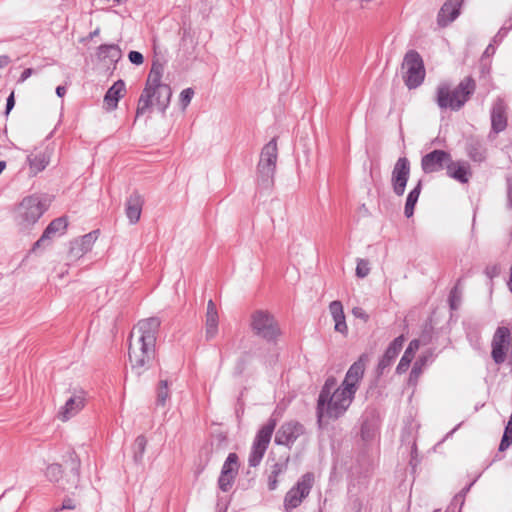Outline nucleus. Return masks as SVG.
Instances as JSON below:
<instances>
[{
  "label": "nucleus",
  "instance_id": "obj_1",
  "mask_svg": "<svg viewBox=\"0 0 512 512\" xmlns=\"http://www.w3.org/2000/svg\"><path fill=\"white\" fill-rule=\"evenodd\" d=\"M368 360V355L362 354L350 366L340 386H337L335 377H329L325 381L317 402V416L320 424L337 419L347 411L364 376Z\"/></svg>",
  "mask_w": 512,
  "mask_h": 512
},
{
  "label": "nucleus",
  "instance_id": "obj_2",
  "mask_svg": "<svg viewBox=\"0 0 512 512\" xmlns=\"http://www.w3.org/2000/svg\"><path fill=\"white\" fill-rule=\"evenodd\" d=\"M160 322L157 318L141 320L134 326L129 338L128 357L132 369L142 374L155 357L156 336Z\"/></svg>",
  "mask_w": 512,
  "mask_h": 512
},
{
  "label": "nucleus",
  "instance_id": "obj_3",
  "mask_svg": "<svg viewBox=\"0 0 512 512\" xmlns=\"http://www.w3.org/2000/svg\"><path fill=\"white\" fill-rule=\"evenodd\" d=\"M163 72L161 64L153 63L138 100L137 116L146 113L152 107H156L160 112H165L168 107L172 90L168 84L162 82Z\"/></svg>",
  "mask_w": 512,
  "mask_h": 512
},
{
  "label": "nucleus",
  "instance_id": "obj_4",
  "mask_svg": "<svg viewBox=\"0 0 512 512\" xmlns=\"http://www.w3.org/2000/svg\"><path fill=\"white\" fill-rule=\"evenodd\" d=\"M475 87V81L471 77L464 78L454 89L447 83H441L436 89V103L441 109L458 111L474 93Z\"/></svg>",
  "mask_w": 512,
  "mask_h": 512
},
{
  "label": "nucleus",
  "instance_id": "obj_5",
  "mask_svg": "<svg viewBox=\"0 0 512 512\" xmlns=\"http://www.w3.org/2000/svg\"><path fill=\"white\" fill-rule=\"evenodd\" d=\"M45 211L46 205L40 196H27L15 208V223L22 231L30 230Z\"/></svg>",
  "mask_w": 512,
  "mask_h": 512
},
{
  "label": "nucleus",
  "instance_id": "obj_6",
  "mask_svg": "<svg viewBox=\"0 0 512 512\" xmlns=\"http://www.w3.org/2000/svg\"><path fill=\"white\" fill-rule=\"evenodd\" d=\"M250 326L255 335L266 341H275L281 335L274 316L265 310H257L251 314Z\"/></svg>",
  "mask_w": 512,
  "mask_h": 512
},
{
  "label": "nucleus",
  "instance_id": "obj_7",
  "mask_svg": "<svg viewBox=\"0 0 512 512\" xmlns=\"http://www.w3.org/2000/svg\"><path fill=\"white\" fill-rule=\"evenodd\" d=\"M276 427V420L269 419L257 432L250 453L248 463L251 467H256L260 464L268 445L271 441L272 434Z\"/></svg>",
  "mask_w": 512,
  "mask_h": 512
},
{
  "label": "nucleus",
  "instance_id": "obj_8",
  "mask_svg": "<svg viewBox=\"0 0 512 512\" xmlns=\"http://www.w3.org/2000/svg\"><path fill=\"white\" fill-rule=\"evenodd\" d=\"M404 72V81L409 89L417 88L421 85L425 77V69L420 55L415 51H409L402 65Z\"/></svg>",
  "mask_w": 512,
  "mask_h": 512
},
{
  "label": "nucleus",
  "instance_id": "obj_9",
  "mask_svg": "<svg viewBox=\"0 0 512 512\" xmlns=\"http://www.w3.org/2000/svg\"><path fill=\"white\" fill-rule=\"evenodd\" d=\"M315 482L314 474L305 473L296 484L290 488L284 498V506L288 509L298 508L304 499L309 495Z\"/></svg>",
  "mask_w": 512,
  "mask_h": 512
},
{
  "label": "nucleus",
  "instance_id": "obj_10",
  "mask_svg": "<svg viewBox=\"0 0 512 512\" xmlns=\"http://www.w3.org/2000/svg\"><path fill=\"white\" fill-rule=\"evenodd\" d=\"M278 148L276 139L270 140L262 149L258 163V174L262 182H270L274 176Z\"/></svg>",
  "mask_w": 512,
  "mask_h": 512
},
{
  "label": "nucleus",
  "instance_id": "obj_11",
  "mask_svg": "<svg viewBox=\"0 0 512 512\" xmlns=\"http://www.w3.org/2000/svg\"><path fill=\"white\" fill-rule=\"evenodd\" d=\"M239 457L236 453H230L224 461L217 485L222 492H229L235 482L239 471Z\"/></svg>",
  "mask_w": 512,
  "mask_h": 512
},
{
  "label": "nucleus",
  "instance_id": "obj_12",
  "mask_svg": "<svg viewBox=\"0 0 512 512\" xmlns=\"http://www.w3.org/2000/svg\"><path fill=\"white\" fill-rule=\"evenodd\" d=\"M511 332L507 327H498L491 342V357L496 364H502L506 359Z\"/></svg>",
  "mask_w": 512,
  "mask_h": 512
},
{
  "label": "nucleus",
  "instance_id": "obj_13",
  "mask_svg": "<svg viewBox=\"0 0 512 512\" xmlns=\"http://www.w3.org/2000/svg\"><path fill=\"white\" fill-rule=\"evenodd\" d=\"M410 175V163L406 157L399 158L393 168L391 182L396 195L402 196Z\"/></svg>",
  "mask_w": 512,
  "mask_h": 512
},
{
  "label": "nucleus",
  "instance_id": "obj_14",
  "mask_svg": "<svg viewBox=\"0 0 512 512\" xmlns=\"http://www.w3.org/2000/svg\"><path fill=\"white\" fill-rule=\"evenodd\" d=\"M450 153L444 150H434L422 157L421 167L425 173H434L446 169L450 160Z\"/></svg>",
  "mask_w": 512,
  "mask_h": 512
},
{
  "label": "nucleus",
  "instance_id": "obj_15",
  "mask_svg": "<svg viewBox=\"0 0 512 512\" xmlns=\"http://www.w3.org/2000/svg\"><path fill=\"white\" fill-rule=\"evenodd\" d=\"M304 432L305 429L302 424L295 421L286 422L278 429L275 442L278 445L290 446L303 435Z\"/></svg>",
  "mask_w": 512,
  "mask_h": 512
},
{
  "label": "nucleus",
  "instance_id": "obj_16",
  "mask_svg": "<svg viewBox=\"0 0 512 512\" xmlns=\"http://www.w3.org/2000/svg\"><path fill=\"white\" fill-rule=\"evenodd\" d=\"M86 394L83 391L74 392L58 412V418L67 421L77 415L85 406Z\"/></svg>",
  "mask_w": 512,
  "mask_h": 512
},
{
  "label": "nucleus",
  "instance_id": "obj_17",
  "mask_svg": "<svg viewBox=\"0 0 512 512\" xmlns=\"http://www.w3.org/2000/svg\"><path fill=\"white\" fill-rule=\"evenodd\" d=\"M97 239V232H91L71 242L69 256L72 260H78L88 253Z\"/></svg>",
  "mask_w": 512,
  "mask_h": 512
},
{
  "label": "nucleus",
  "instance_id": "obj_18",
  "mask_svg": "<svg viewBox=\"0 0 512 512\" xmlns=\"http://www.w3.org/2000/svg\"><path fill=\"white\" fill-rule=\"evenodd\" d=\"M51 150L48 147L43 149H35L27 156V162L29 164L30 173L37 175L43 171L50 162Z\"/></svg>",
  "mask_w": 512,
  "mask_h": 512
},
{
  "label": "nucleus",
  "instance_id": "obj_19",
  "mask_svg": "<svg viewBox=\"0 0 512 512\" xmlns=\"http://www.w3.org/2000/svg\"><path fill=\"white\" fill-rule=\"evenodd\" d=\"M405 342V338L403 335L398 336L395 338L387 347L384 355L379 360L377 365V372L378 374H383L384 370L388 368L395 358L398 356L399 352L403 348V344Z\"/></svg>",
  "mask_w": 512,
  "mask_h": 512
},
{
  "label": "nucleus",
  "instance_id": "obj_20",
  "mask_svg": "<svg viewBox=\"0 0 512 512\" xmlns=\"http://www.w3.org/2000/svg\"><path fill=\"white\" fill-rule=\"evenodd\" d=\"M67 226H68L67 220L63 217L53 220L46 227L41 238L35 242V244L33 246V250L44 246L48 240H51L56 236H60V235L64 234L67 229Z\"/></svg>",
  "mask_w": 512,
  "mask_h": 512
},
{
  "label": "nucleus",
  "instance_id": "obj_21",
  "mask_svg": "<svg viewBox=\"0 0 512 512\" xmlns=\"http://www.w3.org/2000/svg\"><path fill=\"white\" fill-rule=\"evenodd\" d=\"M446 173L450 178L462 184L468 183L469 179L472 176V171L469 163L461 160L453 161L451 159L446 168Z\"/></svg>",
  "mask_w": 512,
  "mask_h": 512
},
{
  "label": "nucleus",
  "instance_id": "obj_22",
  "mask_svg": "<svg viewBox=\"0 0 512 512\" xmlns=\"http://www.w3.org/2000/svg\"><path fill=\"white\" fill-rule=\"evenodd\" d=\"M506 109L507 107L501 99H498L493 104L491 111V126L492 131L496 134L504 131L507 127Z\"/></svg>",
  "mask_w": 512,
  "mask_h": 512
},
{
  "label": "nucleus",
  "instance_id": "obj_23",
  "mask_svg": "<svg viewBox=\"0 0 512 512\" xmlns=\"http://www.w3.org/2000/svg\"><path fill=\"white\" fill-rule=\"evenodd\" d=\"M219 316L215 303L209 300L205 317V336L213 339L218 334Z\"/></svg>",
  "mask_w": 512,
  "mask_h": 512
},
{
  "label": "nucleus",
  "instance_id": "obj_24",
  "mask_svg": "<svg viewBox=\"0 0 512 512\" xmlns=\"http://www.w3.org/2000/svg\"><path fill=\"white\" fill-rule=\"evenodd\" d=\"M463 0H448L441 8L438 14V23L446 26L452 22L458 15Z\"/></svg>",
  "mask_w": 512,
  "mask_h": 512
},
{
  "label": "nucleus",
  "instance_id": "obj_25",
  "mask_svg": "<svg viewBox=\"0 0 512 512\" xmlns=\"http://www.w3.org/2000/svg\"><path fill=\"white\" fill-rule=\"evenodd\" d=\"M143 203L142 196L137 192L132 193L127 199L125 211L131 224H135L139 221Z\"/></svg>",
  "mask_w": 512,
  "mask_h": 512
},
{
  "label": "nucleus",
  "instance_id": "obj_26",
  "mask_svg": "<svg viewBox=\"0 0 512 512\" xmlns=\"http://www.w3.org/2000/svg\"><path fill=\"white\" fill-rule=\"evenodd\" d=\"M125 83L122 80L116 81L106 92L104 103L107 110L112 111L117 108L118 101L124 96Z\"/></svg>",
  "mask_w": 512,
  "mask_h": 512
},
{
  "label": "nucleus",
  "instance_id": "obj_27",
  "mask_svg": "<svg viewBox=\"0 0 512 512\" xmlns=\"http://www.w3.org/2000/svg\"><path fill=\"white\" fill-rule=\"evenodd\" d=\"M330 314L335 322L334 329L335 331L346 335L348 332V327L345 321V314L343 310V305L340 301H332L329 305Z\"/></svg>",
  "mask_w": 512,
  "mask_h": 512
},
{
  "label": "nucleus",
  "instance_id": "obj_28",
  "mask_svg": "<svg viewBox=\"0 0 512 512\" xmlns=\"http://www.w3.org/2000/svg\"><path fill=\"white\" fill-rule=\"evenodd\" d=\"M419 347H420V341L418 339H414L409 343L408 347L404 351V354L402 355V357L396 367V372L398 374H403L408 370Z\"/></svg>",
  "mask_w": 512,
  "mask_h": 512
},
{
  "label": "nucleus",
  "instance_id": "obj_29",
  "mask_svg": "<svg viewBox=\"0 0 512 512\" xmlns=\"http://www.w3.org/2000/svg\"><path fill=\"white\" fill-rule=\"evenodd\" d=\"M420 192H421V182H418L416 187L412 191H410V193L407 196L405 209H404V213H405L406 217L409 218L413 215L414 207L418 201Z\"/></svg>",
  "mask_w": 512,
  "mask_h": 512
},
{
  "label": "nucleus",
  "instance_id": "obj_30",
  "mask_svg": "<svg viewBox=\"0 0 512 512\" xmlns=\"http://www.w3.org/2000/svg\"><path fill=\"white\" fill-rule=\"evenodd\" d=\"M426 363L425 357H420L413 365L409 375V383L415 385L423 371Z\"/></svg>",
  "mask_w": 512,
  "mask_h": 512
},
{
  "label": "nucleus",
  "instance_id": "obj_31",
  "mask_svg": "<svg viewBox=\"0 0 512 512\" xmlns=\"http://www.w3.org/2000/svg\"><path fill=\"white\" fill-rule=\"evenodd\" d=\"M147 446V439L144 435H139L135 441H134V447H135V459L141 460L143 458V455L145 453Z\"/></svg>",
  "mask_w": 512,
  "mask_h": 512
},
{
  "label": "nucleus",
  "instance_id": "obj_32",
  "mask_svg": "<svg viewBox=\"0 0 512 512\" xmlns=\"http://www.w3.org/2000/svg\"><path fill=\"white\" fill-rule=\"evenodd\" d=\"M62 467L59 464H51L47 467L45 475L51 482H57L62 476Z\"/></svg>",
  "mask_w": 512,
  "mask_h": 512
},
{
  "label": "nucleus",
  "instance_id": "obj_33",
  "mask_svg": "<svg viewBox=\"0 0 512 512\" xmlns=\"http://www.w3.org/2000/svg\"><path fill=\"white\" fill-rule=\"evenodd\" d=\"M512 444V420L508 421L502 440L499 445L500 451H505Z\"/></svg>",
  "mask_w": 512,
  "mask_h": 512
},
{
  "label": "nucleus",
  "instance_id": "obj_34",
  "mask_svg": "<svg viewBox=\"0 0 512 512\" xmlns=\"http://www.w3.org/2000/svg\"><path fill=\"white\" fill-rule=\"evenodd\" d=\"M169 398L168 383L166 380H162L159 383L157 390V403L164 406L167 399Z\"/></svg>",
  "mask_w": 512,
  "mask_h": 512
},
{
  "label": "nucleus",
  "instance_id": "obj_35",
  "mask_svg": "<svg viewBox=\"0 0 512 512\" xmlns=\"http://www.w3.org/2000/svg\"><path fill=\"white\" fill-rule=\"evenodd\" d=\"M370 273L369 262L365 259H358L356 266V275L359 278H365Z\"/></svg>",
  "mask_w": 512,
  "mask_h": 512
},
{
  "label": "nucleus",
  "instance_id": "obj_36",
  "mask_svg": "<svg viewBox=\"0 0 512 512\" xmlns=\"http://www.w3.org/2000/svg\"><path fill=\"white\" fill-rule=\"evenodd\" d=\"M500 271V265L498 263H493L486 266L484 273L488 278L493 279L500 274Z\"/></svg>",
  "mask_w": 512,
  "mask_h": 512
},
{
  "label": "nucleus",
  "instance_id": "obj_37",
  "mask_svg": "<svg viewBox=\"0 0 512 512\" xmlns=\"http://www.w3.org/2000/svg\"><path fill=\"white\" fill-rule=\"evenodd\" d=\"M193 95H194V91L191 88L184 89L180 93V102H181L183 108H186L189 105Z\"/></svg>",
  "mask_w": 512,
  "mask_h": 512
},
{
  "label": "nucleus",
  "instance_id": "obj_38",
  "mask_svg": "<svg viewBox=\"0 0 512 512\" xmlns=\"http://www.w3.org/2000/svg\"><path fill=\"white\" fill-rule=\"evenodd\" d=\"M468 155L473 161L476 162H480L485 158L484 152L476 147H471L468 150Z\"/></svg>",
  "mask_w": 512,
  "mask_h": 512
},
{
  "label": "nucleus",
  "instance_id": "obj_39",
  "mask_svg": "<svg viewBox=\"0 0 512 512\" xmlns=\"http://www.w3.org/2000/svg\"><path fill=\"white\" fill-rule=\"evenodd\" d=\"M128 58L131 63L136 65H141L144 61L143 55L138 51H131L128 55Z\"/></svg>",
  "mask_w": 512,
  "mask_h": 512
},
{
  "label": "nucleus",
  "instance_id": "obj_40",
  "mask_svg": "<svg viewBox=\"0 0 512 512\" xmlns=\"http://www.w3.org/2000/svg\"><path fill=\"white\" fill-rule=\"evenodd\" d=\"M286 470V464L285 463H276L273 467H272V471H271V474L272 476H274V478H278L282 473H284Z\"/></svg>",
  "mask_w": 512,
  "mask_h": 512
},
{
  "label": "nucleus",
  "instance_id": "obj_41",
  "mask_svg": "<svg viewBox=\"0 0 512 512\" xmlns=\"http://www.w3.org/2000/svg\"><path fill=\"white\" fill-rule=\"evenodd\" d=\"M77 508H78L77 503L72 498L64 499L62 502V507H61L62 510H74Z\"/></svg>",
  "mask_w": 512,
  "mask_h": 512
},
{
  "label": "nucleus",
  "instance_id": "obj_42",
  "mask_svg": "<svg viewBox=\"0 0 512 512\" xmlns=\"http://www.w3.org/2000/svg\"><path fill=\"white\" fill-rule=\"evenodd\" d=\"M352 314L356 317V318H361L363 319L364 321H367L368 319V315L366 314V312L360 308V307H354L352 309Z\"/></svg>",
  "mask_w": 512,
  "mask_h": 512
},
{
  "label": "nucleus",
  "instance_id": "obj_43",
  "mask_svg": "<svg viewBox=\"0 0 512 512\" xmlns=\"http://www.w3.org/2000/svg\"><path fill=\"white\" fill-rule=\"evenodd\" d=\"M278 485V478H274V476L270 475L268 479V488L270 490H275Z\"/></svg>",
  "mask_w": 512,
  "mask_h": 512
},
{
  "label": "nucleus",
  "instance_id": "obj_44",
  "mask_svg": "<svg viewBox=\"0 0 512 512\" xmlns=\"http://www.w3.org/2000/svg\"><path fill=\"white\" fill-rule=\"evenodd\" d=\"M15 100H14V94L11 93L10 96L7 99L6 103V112L9 113L10 110L14 107Z\"/></svg>",
  "mask_w": 512,
  "mask_h": 512
},
{
  "label": "nucleus",
  "instance_id": "obj_45",
  "mask_svg": "<svg viewBox=\"0 0 512 512\" xmlns=\"http://www.w3.org/2000/svg\"><path fill=\"white\" fill-rule=\"evenodd\" d=\"M108 50L114 51L115 53L118 52L116 46H114V45H102V46L99 47V52L100 53H104V52H106Z\"/></svg>",
  "mask_w": 512,
  "mask_h": 512
},
{
  "label": "nucleus",
  "instance_id": "obj_46",
  "mask_svg": "<svg viewBox=\"0 0 512 512\" xmlns=\"http://www.w3.org/2000/svg\"><path fill=\"white\" fill-rule=\"evenodd\" d=\"M32 73H33V70L31 68L25 69L20 76V81L24 82L26 79H28L32 75Z\"/></svg>",
  "mask_w": 512,
  "mask_h": 512
},
{
  "label": "nucleus",
  "instance_id": "obj_47",
  "mask_svg": "<svg viewBox=\"0 0 512 512\" xmlns=\"http://www.w3.org/2000/svg\"><path fill=\"white\" fill-rule=\"evenodd\" d=\"M56 94L59 96V97H63L65 94H66V88L64 86H58L56 88Z\"/></svg>",
  "mask_w": 512,
  "mask_h": 512
},
{
  "label": "nucleus",
  "instance_id": "obj_48",
  "mask_svg": "<svg viewBox=\"0 0 512 512\" xmlns=\"http://www.w3.org/2000/svg\"><path fill=\"white\" fill-rule=\"evenodd\" d=\"M8 62H9L8 57H6V56H1L0 57V66L6 65V64H8Z\"/></svg>",
  "mask_w": 512,
  "mask_h": 512
},
{
  "label": "nucleus",
  "instance_id": "obj_49",
  "mask_svg": "<svg viewBox=\"0 0 512 512\" xmlns=\"http://www.w3.org/2000/svg\"><path fill=\"white\" fill-rule=\"evenodd\" d=\"M6 168V162L0 161V174L3 172V170Z\"/></svg>",
  "mask_w": 512,
  "mask_h": 512
},
{
  "label": "nucleus",
  "instance_id": "obj_50",
  "mask_svg": "<svg viewBox=\"0 0 512 512\" xmlns=\"http://www.w3.org/2000/svg\"><path fill=\"white\" fill-rule=\"evenodd\" d=\"M97 34H98V30H96L93 33H91V37L96 36Z\"/></svg>",
  "mask_w": 512,
  "mask_h": 512
},
{
  "label": "nucleus",
  "instance_id": "obj_51",
  "mask_svg": "<svg viewBox=\"0 0 512 512\" xmlns=\"http://www.w3.org/2000/svg\"><path fill=\"white\" fill-rule=\"evenodd\" d=\"M456 500L462 501V497L461 496H456Z\"/></svg>",
  "mask_w": 512,
  "mask_h": 512
}]
</instances>
